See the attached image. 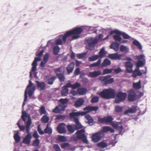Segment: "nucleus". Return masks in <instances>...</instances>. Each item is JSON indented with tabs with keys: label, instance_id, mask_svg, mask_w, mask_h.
I'll return each mask as SVG.
<instances>
[{
	"label": "nucleus",
	"instance_id": "6ab92c4d",
	"mask_svg": "<svg viewBox=\"0 0 151 151\" xmlns=\"http://www.w3.org/2000/svg\"><path fill=\"white\" fill-rule=\"evenodd\" d=\"M137 106L133 105L131 107L129 108L128 109L125 110L124 112V114H127L129 113L132 114L134 113L137 111Z\"/></svg>",
	"mask_w": 151,
	"mask_h": 151
},
{
	"label": "nucleus",
	"instance_id": "c85d7f7f",
	"mask_svg": "<svg viewBox=\"0 0 151 151\" xmlns=\"http://www.w3.org/2000/svg\"><path fill=\"white\" fill-rule=\"evenodd\" d=\"M85 118L87 121L86 122L87 123L91 125L93 124V120L92 117L89 114H86L85 115Z\"/></svg>",
	"mask_w": 151,
	"mask_h": 151
},
{
	"label": "nucleus",
	"instance_id": "3c124183",
	"mask_svg": "<svg viewBox=\"0 0 151 151\" xmlns=\"http://www.w3.org/2000/svg\"><path fill=\"white\" fill-rule=\"evenodd\" d=\"M57 77L60 81L63 82L65 81V77L63 74H57Z\"/></svg>",
	"mask_w": 151,
	"mask_h": 151
},
{
	"label": "nucleus",
	"instance_id": "864d4df0",
	"mask_svg": "<svg viewBox=\"0 0 151 151\" xmlns=\"http://www.w3.org/2000/svg\"><path fill=\"white\" fill-rule=\"evenodd\" d=\"M40 142V141L38 139H35L33 141L32 145L34 147L37 146L39 145Z\"/></svg>",
	"mask_w": 151,
	"mask_h": 151
},
{
	"label": "nucleus",
	"instance_id": "dca6fc26",
	"mask_svg": "<svg viewBox=\"0 0 151 151\" xmlns=\"http://www.w3.org/2000/svg\"><path fill=\"white\" fill-rule=\"evenodd\" d=\"M136 94L133 90H130L128 93V99L129 101H133L136 99Z\"/></svg>",
	"mask_w": 151,
	"mask_h": 151
},
{
	"label": "nucleus",
	"instance_id": "1a4fd4ad",
	"mask_svg": "<svg viewBox=\"0 0 151 151\" xmlns=\"http://www.w3.org/2000/svg\"><path fill=\"white\" fill-rule=\"evenodd\" d=\"M41 59L37 57H35V59L32 64V67L31 71L29 72V78L32 79V72H35L37 70V62L40 60Z\"/></svg>",
	"mask_w": 151,
	"mask_h": 151
},
{
	"label": "nucleus",
	"instance_id": "338daca9",
	"mask_svg": "<svg viewBox=\"0 0 151 151\" xmlns=\"http://www.w3.org/2000/svg\"><path fill=\"white\" fill-rule=\"evenodd\" d=\"M33 85V83L32 82V81L31 80H29V84L27 86V88L25 89V91L26 90L27 91V89L29 88H30L32 87V86Z\"/></svg>",
	"mask_w": 151,
	"mask_h": 151
},
{
	"label": "nucleus",
	"instance_id": "0e129e2a",
	"mask_svg": "<svg viewBox=\"0 0 151 151\" xmlns=\"http://www.w3.org/2000/svg\"><path fill=\"white\" fill-rule=\"evenodd\" d=\"M40 125L39 124L38 125L37 127V131L39 133L41 134L42 135L44 134V132L42 131L41 128L40 127Z\"/></svg>",
	"mask_w": 151,
	"mask_h": 151
},
{
	"label": "nucleus",
	"instance_id": "aec40b11",
	"mask_svg": "<svg viewBox=\"0 0 151 151\" xmlns=\"http://www.w3.org/2000/svg\"><path fill=\"white\" fill-rule=\"evenodd\" d=\"M65 124L63 123H60L57 127V130L60 133H66V131L65 127Z\"/></svg>",
	"mask_w": 151,
	"mask_h": 151
},
{
	"label": "nucleus",
	"instance_id": "0eeeda50",
	"mask_svg": "<svg viewBox=\"0 0 151 151\" xmlns=\"http://www.w3.org/2000/svg\"><path fill=\"white\" fill-rule=\"evenodd\" d=\"M127 93H126L119 91L116 94V97L115 100V102L119 104L121 102H123L127 97Z\"/></svg>",
	"mask_w": 151,
	"mask_h": 151
},
{
	"label": "nucleus",
	"instance_id": "680f3d73",
	"mask_svg": "<svg viewBox=\"0 0 151 151\" xmlns=\"http://www.w3.org/2000/svg\"><path fill=\"white\" fill-rule=\"evenodd\" d=\"M144 64V63L142 61L139 60L137 63V66L138 68L143 65Z\"/></svg>",
	"mask_w": 151,
	"mask_h": 151
},
{
	"label": "nucleus",
	"instance_id": "13d9d810",
	"mask_svg": "<svg viewBox=\"0 0 151 151\" xmlns=\"http://www.w3.org/2000/svg\"><path fill=\"white\" fill-rule=\"evenodd\" d=\"M99 99V98L97 96L93 97L91 100V102L92 103L97 102Z\"/></svg>",
	"mask_w": 151,
	"mask_h": 151
},
{
	"label": "nucleus",
	"instance_id": "c9c22d12",
	"mask_svg": "<svg viewBox=\"0 0 151 151\" xmlns=\"http://www.w3.org/2000/svg\"><path fill=\"white\" fill-rule=\"evenodd\" d=\"M111 63V61L108 59H105L101 64L102 67H105L108 65H109Z\"/></svg>",
	"mask_w": 151,
	"mask_h": 151
},
{
	"label": "nucleus",
	"instance_id": "e2e57ef3",
	"mask_svg": "<svg viewBox=\"0 0 151 151\" xmlns=\"http://www.w3.org/2000/svg\"><path fill=\"white\" fill-rule=\"evenodd\" d=\"M112 71V70L111 69H105L104 70L103 74L105 75L111 73Z\"/></svg>",
	"mask_w": 151,
	"mask_h": 151
},
{
	"label": "nucleus",
	"instance_id": "423d86ee",
	"mask_svg": "<svg viewBox=\"0 0 151 151\" xmlns=\"http://www.w3.org/2000/svg\"><path fill=\"white\" fill-rule=\"evenodd\" d=\"M21 119L26 123V128H30L32 121L29 114L27 113L25 111H22Z\"/></svg>",
	"mask_w": 151,
	"mask_h": 151
},
{
	"label": "nucleus",
	"instance_id": "473e14b6",
	"mask_svg": "<svg viewBox=\"0 0 151 151\" xmlns=\"http://www.w3.org/2000/svg\"><path fill=\"white\" fill-rule=\"evenodd\" d=\"M68 88L66 86V85L63 86V88L61 91V93L62 96H65L67 94L68 91Z\"/></svg>",
	"mask_w": 151,
	"mask_h": 151
},
{
	"label": "nucleus",
	"instance_id": "4468645a",
	"mask_svg": "<svg viewBox=\"0 0 151 151\" xmlns=\"http://www.w3.org/2000/svg\"><path fill=\"white\" fill-rule=\"evenodd\" d=\"M114 33H115L116 34L122 35L123 37V38L125 39H129L131 38V37L125 33L120 32L117 29L111 31L110 32L111 35H112Z\"/></svg>",
	"mask_w": 151,
	"mask_h": 151
},
{
	"label": "nucleus",
	"instance_id": "2f4dec72",
	"mask_svg": "<svg viewBox=\"0 0 151 151\" xmlns=\"http://www.w3.org/2000/svg\"><path fill=\"white\" fill-rule=\"evenodd\" d=\"M142 74L141 71L139 70H135L133 72L132 76L134 78H136L137 76H140Z\"/></svg>",
	"mask_w": 151,
	"mask_h": 151
},
{
	"label": "nucleus",
	"instance_id": "2eb2a0df",
	"mask_svg": "<svg viewBox=\"0 0 151 151\" xmlns=\"http://www.w3.org/2000/svg\"><path fill=\"white\" fill-rule=\"evenodd\" d=\"M55 39L54 40H49L46 45V46H48V45L49 44H51L53 46H54L52 52L54 55H57V39Z\"/></svg>",
	"mask_w": 151,
	"mask_h": 151
},
{
	"label": "nucleus",
	"instance_id": "f8f14e48",
	"mask_svg": "<svg viewBox=\"0 0 151 151\" xmlns=\"http://www.w3.org/2000/svg\"><path fill=\"white\" fill-rule=\"evenodd\" d=\"M73 113H76V112H72L69 113V116L71 118L73 119V122L76 124L75 125L77 127V129H81L82 128V126L80 123L79 119L76 116H78L73 115Z\"/></svg>",
	"mask_w": 151,
	"mask_h": 151
},
{
	"label": "nucleus",
	"instance_id": "bb28decb",
	"mask_svg": "<svg viewBox=\"0 0 151 151\" xmlns=\"http://www.w3.org/2000/svg\"><path fill=\"white\" fill-rule=\"evenodd\" d=\"M67 128L68 131L70 133H73L76 129H77V127L75 125L73 126L68 125L67 126Z\"/></svg>",
	"mask_w": 151,
	"mask_h": 151
},
{
	"label": "nucleus",
	"instance_id": "7c9ffc66",
	"mask_svg": "<svg viewBox=\"0 0 151 151\" xmlns=\"http://www.w3.org/2000/svg\"><path fill=\"white\" fill-rule=\"evenodd\" d=\"M78 93L80 95H83L86 92V89L83 88H79L77 89Z\"/></svg>",
	"mask_w": 151,
	"mask_h": 151
},
{
	"label": "nucleus",
	"instance_id": "39448f33",
	"mask_svg": "<svg viewBox=\"0 0 151 151\" xmlns=\"http://www.w3.org/2000/svg\"><path fill=\"white\" fill-rule=\"evenodd\" d=\"M99 108L97 106H88L83 108L84 111H85L82 112H76V113H73V115L83 116L88 113H89L91 111H96L98 110Z\"/></svg>",
	"mask_w": 151,
	"mask_h": 151
},
{
	"label": "nucleus",
	"instance_id": "a878e982",
	"mask_svg": "<svg viewBox=\"0 0 151 151\" xmlns=\"http://www.w3.org/2000/svg\"><path fill=\"white\" fill-rule=\"evenodd\" d=\"M100 131H102L104 133V132L107 133L109 131L111 133H114V129L108 126L104 127L103 128L102 130Z\"/></svg>",
	"mask_w": 151,
	"mask_h": 151
},
{
	"label": "nucleus",
	"instance_id": "ddd939ff",
	"mask_svg": "<svg viewBox=\"0 0 151 151\" xmlns=\"http://www.w3.org/2000/svg\"><path fill=\"white\" fill-rule=\"evenodd\" d=\"M110 76H108L101 77L99 79L103 82L105 85L111 84L113 82L114 80L112 78H110Z\"/></svg>",
	"mask_w": 151,
	"mask_h": 151
},
{
	"label": "nucleus",
	"instance_id": "a19ab883",
	"mask_svg": "<svg viewBox=\"0 0 151 151\" xmlns=\"http://www.w3.org/2000/svg\"><path fill=\"white\" fill-rule=\"evenodd\" d=\"M44 132L45 133L48 134L49 135H51L52 133V129L50 127H48V124L46 128L44 129Z\"/></svg>",
	"mask_w": 151,
	"mask_h": 151
},
{
	"label": "nucleus",
	"instance_id": "e433bc0d",
	"mask_svg": "<svg viewBox=\"0 0 151 151\" xmlns=\"http://www.w3.org/2000/svg\"><path fill=\"white\" fill-rule=\"evenodd\" d=\"M132 44L136 46L139 50H141L142 47L140 43L137 40H135L132 42Z\"/></svg>",
	"mask_w": 151,
	"mask_h": 151
},
{
	"label": "nucleus",
	"instance_id": "58836bf2",
	"mask_svg": "<svg viewBox=\"0 0 151 151\" xmlns=\"http://www.w3.org/2000/svg\"><path fill=\"white\" fill-rule=\"evenodd\" d=\"M101 62V59H99L96 62L92 64H90L89 66V67L91 68L98 66L100 65Z\"/></svg>",
	"mask_w": 151,
	"mask_h": 151
},
{
	"label": "nucleus",
	"instance_id": "de8ad7c7",
	"mask_svg": "<svg viewBox=\"0 0 151 151\" xmlns=\"http://www.w3.org/2000/svg\"><path fill=\"white\" fill-rule=\"evenodd\" d=\"M123 107L120 106H116L115 107V111L116 112L120 113L123 110Z\"/></svg>",
	"mask_w": 151,
	"mask_h": 151
},
{
	"label": "nucleus",
	"instance_id": "6e6552de",
	"mask_svg": "<svg viewBox=\"0 0 151 151\" xmlns=\"http://www.w3.org/2000/svg\"><path fill=\"white\" fill-rule=\"evenodd\" d=\"M84 132V130L83 129L77 131L76 132L77 138L80 139H82V141L83 143L88 144V141L87 139L86 135L83 133Z\"/></svg>",
	"mask_w": 151,
	"mask_h": 151
},
{
	"label": "nucleus",
	"instance_id": "4be33fe9",
	"mask_svg": "<svg viewBox=\"0 0 151 151\" xmlns=\"http://www.w3.org/2000/svg\"><path fill=\"white\" fill-rule=\"evenodd\" d=\"M127 73H130L132 72V68L133 65L130 61L126 62L125 64Z\"/></svg>",
	"mask_w": 151,
	"mask_h": 151
},
{
	"label": "nucleus",
	"instance_id": "bf43d9fd",
	"mask_svg": "<svg viewBox=\"0 0 151 151\" xmlns=\"http://www.w3.org/2000/svg\"><path fill=\"white\" fill-rule=\"evenodd\" d=\"M86 53H83L81 54H78L77 55V57L78 59H82L86 56Z\"/></svg>",
	"mask_w": 151,
	"mask_h": 151
},
{
	"label": "nucleus",
	"instance_id": "a211bd4d",
	"mask_svg": "<svg viewBox=\"0 0 151 151\" xmlns=\"http://www.w3.org/2000/svg\"><path fill=\"white\" fill-rule=\"evenodd\" d=\"M122 55L121 54L119 55L118 53L112 54H109L108 56V57L112 60H120L122 59L121 57Z\"/></svg>",
	"mask_w": 151,
	"mask_h": 151
},
{
	"label": "nucleus",
	"instance_id": "7ed1b4c3",
	"mask_svg": "<svg viewBox=\"0 0 151 151\" xmlns=\"http://www.w3.org/2000/svg\"><path fill=\"white\" fill-rule=\"evenodd\" d=\"M83 32V29L81 27H76L72 30L66 31L62 37L63 43H65L68 37L74 35H80Z\"/></svg>",
	"mask_w": 151,
	"mask_h": 151
},
{
	"label": "nucleus",
	"instance_id": "c756f323",
	"mask_svg": "<svg viewBox=\"0 0 151 151\" xmlns=\"http://www.w3.org/2000/svg\"><path fill=\"white\" fill-rule=\"evenodd\" d=\"M119 44L118 42H113L110 46V48L117 51L118 50Z\"/></svg>",
	"mask_w": 151,
	"mask_h": 151
},
{
	"label": "nucleus",
	"instance_id": "72a5a7b5",
	"mask_svg": "<svg viewBox=\"0 0 151 151\" xmlns=\"http://www.w3.org/2000/svg\"><path fill=\"white\" fill-rule=\"evenodd\" d=\"M19 132L17 131L16 134H15L14 135V138L17 143H19L21 139L20 136L19 134Z\"/></svg>",
	"mask_w": 151,
	"mask_h": 151
},
{
	"label": "nucleus",
	"instance_id": "cd10ccee",
	"mask_svg": "<svg viewBox=\"0 0 151 151\" xmlns=\"http://www.w3.org/2000/svg\"><path fill=\"white\" fill-rule=\"evenodd\" d=\"M21 119H19L17 123V125L18 128L19 129L20 131H23L25 129L26 130V123H24L25 124V126L24 125H21L20 124V122L21 121Z\"/></svg>",
	"mask_w": 151,
	"mask_h": 151
},
{
	"label": "nucleus",
	"instance_id": "37998d69",
	"mask_svg": "<svg viewBox=\"0 0 151 151\" xmlns=\"http://www.w3.org/2000/svg\"><path fill=\"white\" fill-rule=\"evenodd\" d=\"M66 106L61 105H58L57 106V113L60 112L61 111L64 110Z\"/></svg>",
	"mask_w": 151,
	"mask_h": 151
},
{
	"label": "nucleus",
	"instance_id": "393cba45",
	"mask_svg": "<svg viewBox=\"0 0 151 151\" xmlns=\"http://www.w3.org/2000/svg\"><path fill=\"white\" fill-rule=\"evenodd\" d=\"M74 63L73 62H71L68 64L66 68L68 74H70L72 72L74 69Z\"/></svg>",
	"mask_w": 151,
	"mask_h": 151
},
{
	"label": "nucleus",
	"instance_id": "8fccbe9b",
	"mask_svg": "<svg viewBox=\"0 0 151 151\" xmlns=\"http://www.w3.org/2000/svg\"><path fill=\"white\" fill-rule=\"evenodd\" d=\"M56 78L55 76H53L51 77L50 78L48 79L47 84L50 85H52L54 81L56 79Z\"/></svg>",
	"mask_w": 151,
	"mask_h": 151
},
{
	"label": "nucleus",
	"instance_id": "4d7b16f0",
	"mask_svg": "<svg viewBox=\"0 0 151 151\" xmlns=\"http://www.w3.org/2000/svg\"><path fill=\"white\" fill-rule=\"evenodd\" d=\"M58 101L61 104L64 105L67 104L68 102L69 101V99L66 98L65 99H61Z\"/></svg>",
	"mask_w": 151,
	"mask_h": 151
},
{
	"label": "nucleus",
	"instance_id": "774afa93",
	"mask_svg": "<svg viewBox=\"0 0 151 151\" xmlns=\"http://www.w3.org/2000/svg\"><path fill=\"white\" fill-rule=\"evenodd\" d=\"M32 135L33 137L35 139H38L40 137V136L38 134L37 131H35L34 132Z\"/></svg>",
	"mask_w": 151,
	"mask_h": 151
},
{
	"label": "nucleus",
	"instance_id": "4c0bfd02",
	"mask_svg": "<svg viewBox=\"0 0 151 151\" xmlns=\"http://www.w3.org/2000/svg\"><path fill=\"white\" fill-rule=\"evenodd\" d=\"M133 87L136 89H139L141 88V81L139 80L137 83H134L133 84Z\"/></svg>",
	"mask_w": 151,
	"mask_h": 151
},
{
	"label": "nucleus",
	"instance_id": "5701e85b",
	"mask_svg": "<svg viewBox=\"0 0 151 151\" xmlns=\"http://www.w3.org/2000/svg\"><path fill=\"white\" fill-rule=\"evenodd\" d=\"M84 102V100L83 99L80 98L75 101L74 106L76 108H78L81 107L83 105Z\"/></svg>",
	"mask_w": 151,
	"mask_h": 151
},
{
	"label": "nucleus",
	"instance_id": "052dcab7",
	"mask_svg": "<svg viewBox=\"0 0 151 151\" xmlns=\"http://www.w3.org/2000/svg\"><path fill=\"white\" fill-rule=\"evenodd\" d=\"M100 57L102 58L104 57L105 55V51L104 48H102L99 52Z\"/></svg>",
	"mask_w": 151,
	"mask_h": 151
},
{
	"label": "nucleus",
	"instance_id": "f257e3e1",
	"mask_svg": "<svg viewBox=\"0 0 151 151\" xmlns=\"http://www.w3.org/2000/svg\"><path fill=\"white\" fill-rule=\"evenodd\" d=\"M98 121L101 123L107 124L110 123L111 126L115 129L119 130V134L122 132L123 127L121 122H117L115 123L113 122L114 118L110 116H108L106 117L101 118L98 117Z\"/></svg>",
	"mask_w": 151,
	"mask_h": 151
},
{
	"label": "nucleus",
	"instance_id": "49530a36",
	"mask_svg": "<svg viewBox=\"0 0 151 151\" xmlns=\"http://www.w3.org/2000/svg\"><path fill=\"white\" fill-rule=\"evenodd\" d=\"M49 120V117L46 115H44L41 118V120L42 122L46 123L48 122Z\"/></svg>",
	"mask_w": 151,
	"mask_h": 151
},
{
	"label": "nucleus",
	"instance_id": "5fc2aeb1",
	"mask_svg": "<svg viewBox=\"0 0 151 151\" xmlns=\"http://www.w3.org/2000/svg\"><path fill=\"white\" fill-rule=\"evenodd\" d=\"M97 146L102 148H105L107 146V144L104 142H101L97 144Z\"/></svg>",
	"mask_w": 151,
	"mask_h": 151
},
{
	"label": "nucleus",
	"instance_id": "20e7f679",
	"mask_svg": "<svg viewBox=\"0 0 151 151\" xmlns=\"http://www.w3.org/2000/svg\"><path fill=\"white\" fill-rule=\"evenodd\" d=\"M98 39L97 37L95 38L92 37L86 38L85 40L86 48L89 50H94L95 45L98 43Z\"/></svg>",
	"mask_w": 151,
	"mask_h": 151
},
{
	"label": "nucleus",
	"instance_id": "f3484780",
	"mask_svg": "<svg viewBox=\"0 0 151 151\" xmlns=\"http://www.w3.org/2000/svg\"><path fill=\"white\" fill-rule=\"evenodd\" d=\"M37 89L40 91L44 90L45 89V83L44 82L36 81Z\"/></svg>",
	"mask_w": 151,
	"mask_h": 151
},
{
	"label": "nucleus",
	"instance_id": "a18cd8bd",
	"mask_svg": "<svg viewBox=\"0 0 151 151\" xmlns=\"http://www.w3.org/2000/svg\"><path fill=\"white\" fill-rule=\"evenodd\" d=\"M27 91L26 90V91H25L24 95V99L22 105V109L23 110H24V106L25 104V102H26L27 100Z\"/></svg>",
	"mask_w": 151,
	"mask_h": 151
},
{
	"label": "nucleus",
	"instance_id": "9d476101",
	"mask_svg": "<svg viewBox=\"0 0 151 151\" xmlns=\"http://www.w3.org/2000/svg\"><path fill=\"white\" fill-rule=\"evenodd\" d=\"M104 135V133L102 131H99L92 135L91 138L92 140L95 142H97L100 141Z\"/></svg>",
	"mask_w": 151,
	"mask_h": 151
},
{
	"label": "nucleus",
	"instance_id": "603ef678",
	"mask_svg": "<svg viewBox=\"0 0 151 151\" xmlns=\"http://www.w3.org/2000/svg\"><path fill=\"white\" fill-rule=\"evenodd\" d=\"M57 140L61 142H65L66 140V138L64 136L58 135L57 137Z\"/></svg>",
	"mask_w": 151,
	"mask_h": 151
},
{
	"label": "nucleus",
	"instance_id": "79ce46f5",
	"mask_svg": "<svg viewBox=\"0 0 151 151\" xmlns=\"http://www.w3.org/2000/svg\"><path fill=\"white\" fill-rule=\"evenodd\" d=\"M100 57L98 55H94L88 58V60L89 61H93L97 60Z\"/></svg>",
	"mask_w": 151,
	"mask_h": 151
},
{
	"label": "nucleus",
	"instance_id": "69168bd1",
	"mask_svg": "<svg viewBox=\"0 0 151 151\" xmlns=\"http://www.w3.org/2000/svg\"><path fill=\"white\" fill-rule=\"evenodd\" d=\"M49 58V54L48 53H46L44 55L43 60L44 62H47Z\"/></svg>",
	"mask_w": 151,
	"mask_h": 151
},
{
	"label": "nucleus",
	"instance_id": "09e8293b",
	"mask_svg": "<svg viewBox=\"0 0 151 151\" xmlns=\"http://www.w3.org/2000/svg\"><path fill=\"white\" fill-rule=\"evenodd\" d=\"M61 148L62 149L67 148L68 150L70 148V144L68 143H63L60 145Z\"/></svg>",
	"mask_w": 151,
	"mask_h": 151
},
{
	"label": "nucleus",
	"instance_id": "f03ea898",
	"mask_svg": "<svg viewBox=\"0 0 151 151\" xmlns=\"http://www.w3.org/2000/svg\"><path fill=\"white\" fill-rule=\"evenodd\" d=\"M98 94L101 98L104 99H114L116 95V90L111 88L105 89L99 92Z\"/></svg>",
	"mask_w": 151,
	"mask_h": 151
},
{
	"label": "nucleus",
	"instance_id": "ea45409f",
	"mask_svg": "<svg viewBox=\"0 0 151 151\" xmlns=\"http://www.w3.org/2000/svg\"><path fill=\"white\" fill-rule=\"evenodd\" d=\"M120 50L124 53H126L128 52L129 49L126 47L122 45L120 47Z\"/></svg>",
	"mask_w": 151,
	"mask_h": 151
},
{
	"label": "nucleus",
	"instance_id": "6e6d98bb",
	"mask_svg": "<svg viewBox=\"0 0 151 151\" xmlns=\"http://www.w3.org/2000/svg\"><path fill=\"white\" fill-rule=\"evenodd\" d=\"M40 112L41 115L46 114V111L45 106H42L41 107L40 109Z\"/></svg>",
	"mask_w": 151,
	"mask_h": 151
},
{
	"label": "nucleus",
	"instance_id": "9b49d317",
	"mask_svg": "<svg viewBox=\"0 0 151 151\" xmlns=\"http://www.w3.org/2000/svg\"><path fill=\"white\" fill-rule=\"evenodd\" d=\"M30 128H26V132L27 134L23 139V143L29 145L30 143L31 139L32 137L31 133L30 132Z\"/></svg>",
	"mask_w": 151,
	"mask_h": 151
},
{
	"label": "nucleus",
	"instance_id": "c03bdc74",
	"mask_svg": "<svg viewBox=\"0 0 151 151\" xmlns=\"http://www.w3.org/2000/svg\"><path fill=\"white\" fill-rule=\"evenodd\" d=\"M119 35H120L118 34L114 35L113 36V38L115 41L120 42L122 41V38Z\"/></svg>",
	"mask_w": 151,
	"mask_h": 151
},
{
	"label": "nucleus",
	"instance_id": "b1692460",
	"mask_svg": "<svg viewBox=\"0 0 151 151\" xmlns=\"http://www.w3.org/2000/svg\"><path fill=\"white\" fill-rule=\"evenodd\" d=\"M101 74V72L99 70L94 71L92 72H90L88 74V77L91 78H94Z\"/></svg>",
	"mask_w": 151,
	"mask_h": 151
},
{
	"label": "nucleus",
	"instance_id": "412c9836",
	"mask_svg": "<svg viewBox=\"0 0 151 151\" xmlns=\"http://www.w3.org/2000/svg\"><path fill=\"white\" fill-rule=\"evenodd\" d=\"M81 86V84L78 83H76L75 84H72L70 82L66 84V86L68 88H71L72 89H74L79 88Z\"/></svg>",
	"mask_w": 151,
	"mask_h": 151
},
{
	"label": "nucleus",
	"instance_id": "f704fd0d",
	"mask_svg": "<svg viewBox=\"0 0 151 151\" xmlns=\"http://www.w3.org/2000/svg\"><path fill=\"white\" fill-rule=\"evenodd\" d=\"M35 90L36 88L35 86H32L29 89L27 94L30 98H32V94L34 93V91Z\"/></svg>",
	"mask_w": 151,
	"mask_h": 151
}]
</instances>
